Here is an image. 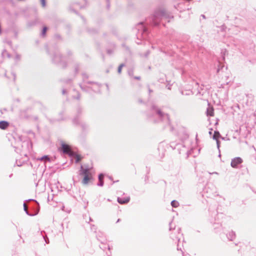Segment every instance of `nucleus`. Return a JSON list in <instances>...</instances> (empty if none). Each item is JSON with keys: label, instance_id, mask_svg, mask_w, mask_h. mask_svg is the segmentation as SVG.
<instances>
[{"label": "nucleus", "instance_id": "obj_16", "mask_svg": "<svg viewBox=\"0 0 256 256\" xmlns=\"http://www.w3.org/2000/svg\"><path fill=\"white\" fill-rule=\"evenodd\" d=\"M124 66V64H120L118 68V72L119 74H120L121 72V71H122V67Z\"/></svg>", "mask_w": 256, "mask_h": 256}, {"label": "nucleus", "instance_id": "obj_7", "mask_svg": "<svg viewBox=\"0 0 256 256\" xmlns=\"http://www.w3.org/2000/svg\"><path fill=\"white\" fill-rule=\"evenodd\" d=\"M8 122L6 121L0 122V128L2 130L6 129L8 127Z\"/></svg>", "mask_w": 256, "mask_h": 256}, {"label": "nucleus", "instance_id": "obj_19", "mask_svg": "<svg viewBox=\"0 0 256 256\" xmlns=\"http://www.w3.org/2000/svg\"><path fill=\"white\" fill-rule=\"evenodd\" d=\"M98 186H102L104 185V181H103V180H101L100 181H99V182L98 184Z\"/></svg>", "mask_w": 256, "mask_h": 256}, {"label": "nucleus", "instance_id": "obj_20", "mask_svg": "<svg viewBox=\"0 0 256 256\" xmlns=\"http://www.w3.org/2000/svg\"><path fill=\"white\" fill-rule=\"evenodd\" d=\"M44 236V240H45L46 242V244H48L49 243V240H48V237L47 236Z\"/></svg>", "mask_w": 256, "mask_h": 256}, {"label": "nucleus", "instance_id": "obj_2", "mask_svg": "<svg viewBox=\"0 0 256 256\" xmlns=\"http://www.w3.org/2000/svg\"><path fill=\"white\" fill-rule=\"evenodd\" d=\"M91 168H84V166H81L80 170V174L81 176H84V178L82 180V183L84 184H88L90 180L92 178V174L90 172Z\"/></svg>", "mask_w": 256, "mask_h": 256}, {"label": "nucleus", "instance_id": "obj_6", "mask_svg": "<svg viewBox=\"0 0 256 256\" xmlns=\"http://www.w3.org/2000/svg\"><path fill=\"white\" fill-rule=\"evenodd\" d=\"M130 198L129 197H127L124 198H118V202L120 204H126L129 202Z\"/></svg>", "mask_w": 256, "mask_h": 256}, {"label": "nucleus", "instance_id": "obj_9", "mask_svg": "<svg viewBox=\"0 0 256 256\" xmlns=\"http://www.w3.org/2000/svg\"><path fill=\"white\" fill-rule=\"evenodd\" d=\"M61 60L62 57L60 54H56L53 58V60L56 63L60 62Z\"/></svg>", "mask_w": 256, "mask_h": 256}, {"label": "nucleus", "instance_id": "obj_1", "mask_svg": "<svg viewBox=\"0 0 256 256\" xmlns=\"http://www.w3.org/2000/svg\"><path fill=\"white\" fill-rule=\"evenodd\" d=\"M136 30L137 31L136 36L138 40L146 38L148 30L143 22L138 24L136 27Z\"/></svg>", "mask_w": 256, "mask_h": 256}, {"label": "nucleus", "instance_id": "obj_4", "mask_svg": "<svg viewBox=\"0 0 256 256\" xmlns=\"http://www.w3.org/2000/svg\"><path fill=\"white\" fill-rule=\"evenodd\" d=\"M243 160L242 158L236 157L233 158L231 162V166L234 168H237L238 166L242 162Z\"/></svg>", "mask_w": 256, "mask_h": 256}, {"label": "nucleus", "instance_id": "obj_12", "mask_svg": "<svg viewBox=\"0 0 256 256\" xmlns=\"http://www.w3.org/2000/svg\"><path fill=\"white\" fill-rule=\"evenodd\" d=\"M220 136V134L218 132H214V134L213 136V138L216 140H218L219 137Z\"/></svg>", "mask_w": 256, "mask_h": 256}, {"label": "nucleus", "instance_id": "obj_18", "mask_svg": "<svg viewBox=\"0 0 256 256\" xmlns=\"http://www.w3.org/2000/svg\"><path fill=\"white\" fill-rule=\"evenodd\" d=\"M40 0L42 6L43 7H44L46 6V0Z\"/></svg>", "mask_w": 256, "mask_h": 256}, {"label": "nucleus", "instance_id": "obj_17", "mask_svg": "<svg viewBox=\"0 0 256 256\" xmlns=\"http://www.w3.org/2000/svg\"><path fill=\"white\" fill-rule=\"evenodd\" d=\"M104 177V176L103 174H100L98 176L99 181H100L101 180H103Z\"/></svg>", "mask_w": 256, "mask_h": 256}, {"label": "nucleus", "instance_id": "obj_26", "mask_svg": "<svg viewBox=\"0 0 256 256\" xmlns=\"http://www.w3.org/2000/svg\"><path fill=\"white\" fill-rule=\"evenodd\" d=\"M120 220V219H118V220H117V222H119Z\"/></svg>", "mask_w": 256, "mask_h": 256}, {"label": "nucleus", "instance_id": "obj_22", "mask_svg": "<svg viewBox=\"0 0 256 256\" xmlns=\"http://www.w3.org/2000/svg\"><path fill=\"white\" fill-rule=\"evenodd\" d=\"M12 77H13L14 80L15 78H16V75H15L14 74L12 73Z\"/></svg>", "mask_w": 256, "mask_h": 256}, {"label": "nucleus", "instance_id": "obj_24", "mask_svg": "<svg viewBox=\"0 0 256 256\" xmlns=\"http://www.w3.org/2000/svg\"><path fill=\"white\" fill-rule=\"evenodd\" d=\"M134 78L136 79V80H140V77H139V76H136Z\"/></svg>", "mask_w": 256, "mask_h": 256}, {"label": "nucleus", "instance_id": "obj_11", "mask_svg": "<svg viewBox=\"0 0 256 256\" xmlns=\"http://www.w3.org/2000/svg\"><path fill=\"white\" fill-rule=\"evenodd\" d=\"M24 211L26 212V214L28 215V216H34V215H36V214L37 213L35 214H30L28 211V209H27V208H26V204L25 203L24 204Z\"/></svg>", "mask_w": 256, "mask_h": 256}, {"label": "nucleus", "instance_id": "obj_29", "mask_svg": "<svg viewBox=\"0 0 256 256\" xmlns=\"http://www.w3.org/2000/svg\"><path fill=\"white\" fill-rule=\"evenodd\" d=\"M210 134H212V132H210Z\"/></svg>", "mask_w": 256, "mask_h": 256}, {"label": "nucleus", "instance_id": "obj_28", "mask_svg": "<svg viewBox=\"0 0 256 256\" xmlns=\"http://www.w3.org/2000/svg\"><path fill=\"white\" fill-rule=\"evenodd\" d=\"M137 42V44H140V42Z\"/></svg>", "mask_w": 256, "mask_h": 256}, {"label": "nucleus", "instance_id": "obj_5", "mask_svg": "<svg viewBox=\"0 0 256 256\" xmlns=\"http://www.w3.org/2000/svg\"><path fill=\"white\" fill-rule=\"evenodd\" d=\"M61 150L64 154H70L71 148L70 146L67 144L62 143Z\"/></svg>", "mask_w": 256, "mask_h": 256}, {"label": "nucleus", "instance_id": "obj_27", "mask_svg": "<svg viewBox=\"0 0 256 256\" xmlns=\"http://www.w3.org/2000/svg\"><path fill=\"white\" fill-rule=\"evenodd\" d=\"M107 200L108 201V202L110 201V199H108Z\"/></svg>", "mask_w": 256, "mask_h": 256}, {"label": "nucleus", "instance_id": "obj_8", "mask_svg": "<svg viewBox=\"0 0 256 256\" xmlns=\"http://www.w3.org/2000/svg\"><path fill=\"white\" fill-rule=\"evenodd\" d=\"M207 115L212 116H214V110L212 106H208L206 111Z\"/></svg>", "mask_w": 256, "mask_h": 256}, {"label": "nucleus", "instance_id": "obj_3", "mask_svg": "<svg viewBox=\"0 0 256 256\" xmlns=\"http://www.w3.org/2000/svg\"><path fill=\"white\" fill-rule=\"evenodd\" d=\"M160 20V9L156 8L150 18V22L154 26H158Z\"/></svg>", "mask_w": 256, "mask_h": 256}, {"label": "nucleus", "instance_id": "obj_13", "mask_svg": "<svg viewBox=\"0 0 256 256\" xmlns=\"http://www.w3.org/2000/svg\"><path fill=\"white\" fill-rule=\"evenodd\" d=\"M171 204H172V206L174 208H177L179 204L178 202L176 200L172 201Z\"/></svg>", "mask_w": 256, "mask_h": 256}, {"label": "nucleus", "instance_id": "obj_23", "mask_svg": "<svg viewBox=\"0 0 256 256\" xmlns=\"http://www.w3.org/2000/svg\"><path fill=\"white\" fill-rule=\"evenodd\" d=\"M66 93V90H62V94H64Z\"/></svg>", "mask_w": 256, "mask_h": 256}, {"label": "nucleus", "instance_id": "obj_21", "mask_svg": "<svg viewBox=\"0 0 256 256\" xmlns=\"http://www.w3.org/2000/svg\"><path fill=\"white\" fill-rule=\"evenodd\" d=\"M156 113L158 114V115H160V110L159 109H158L156 110Z\"/></svg>", "mask_w": 256, "mask_h": 256}, {"label": "nucleus", "instance_id": "obj_25", "mask_svg": "<svg viewBox=\"0 0 256 256\" xmlns=\"http://www.w3.org/2000/svg\"><path fill=\"white\" fill-rule=\"evenodd\" d=\"M16 58L17 59H20V57H19V56H16Z\"/></svg>", "mask_w": 256, "mask_h": 256}, {"label": "nucleus", "instance_id": "obj_15", "mask_svg": "<svg viewBox=\"0 0 256 256\" xmlns=\"http://www.w3.org/2000/svg\"><path fill=\"white\" fill-rule=\"evenodd\" d=\"M81 157L79 155H76V162L78 163L81 160Z\"/></svg>", "mask_w": 256, "mask_h": 256}, {"label": "nucleus", "instance_id": "obj_14", "mask_svg": "<svg viewBox=\"0 0 256 256\" xmlns=\"http://www.w3.org/2000/svg\"><path fill=\"white\" fill-rule=\"evenodd\" d=\"M47 30H48L47 27H46V26L44 27V28L42 29V34H41L42 36H45V34H46V32L47 31Z\"/></svg>", "mask_w": 256, "mask_h": 256}, {"label": "nucleus", "instance_id": "obj_10", "mask_svg": "<svg viewBox=\"0 0 256 256\" xmlns=\"http://www.w3.org/2000/svg\"><path fill=\"white\" fill-rule=\"evenodd\" d=\"M38 160H42H42H44L46 162V161H50V158L48 156H44L41 157L40 158H38Z\"/></svg>", "mask_w": 256, "mask_h": 256}]
</instances>
